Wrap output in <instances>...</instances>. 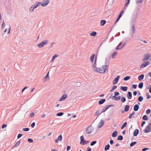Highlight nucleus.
Instances as JSON below:
<instances>
[{
    "mask_svg": "<svg viewBox=\"0 0 151 151\" xmlns=\"http://www.w3.org/2000/svg\"><path fill=\"white\" fill-rule=\"evenodd\" d=\"M94 130V128L91 125L88 126L86 130V133L89 134L91 133Z\"/></svg>",
    "mask_w": 151,
    "mask_h": 151,
    "instance_id": "nucleus-1",
    "label": "nucleus"
},
{
    "mask_svg": "<svg viewBox=\"0 0 151 151\" xmlns=\"http://www.w3.org/2000/svg\"><path fill=\"white\" fill-rule=\"evenodd\" d=\"M48 41L47 40H43L42 42L37 45V46L39 47H43L44 45H45L48 42Z\"/></svg>",
    "mask_w": 151,
    "mask_h": 151,
    "instance_id": "nucleus-2",
    "label": "nucleus"
},
{
    "mask_svg": "<svg viewBox=\"0 0 151 151\" xmlns=\"http://www.w3.org/2000/svg\"><path fill=\"white\" fill-rule=\"evenodd\" d=\"M144 131L145 133H147L151 131V120L150 124H149L144 129Z\"/></svg>",
    "mask_w": 151,
    "mask_h": 151,
    "instance_id": "nucleus-3",
    "label": "nucleus"
},
{
    "mask_svg": "<svg viewBox=\"0 0 151 151\" xmlns=\"http://www.w3.org/2000/svg\"><path fill=\"white\" fill-rule=\"evenodd\" d=\"M137 17V14H134L132 16L131 19V24H134L136 22Z\"/></svg>",
    "mask_w": 151,
    "mask_h": 151,
    "instance_id": "nucleus-4",
    "label": "nucleus"
},
{
    "mask_svg": "<svg viewBox=\"0 0 151 151\" xmlns=\"http://www.w3.org/2000/svg\"><path fill=\"white\" fill-rule=\"evenodd\" d=\"M122 42H120L118 45L116 47V49L117 50L121 49L126 44V43H124L122 45Z\"/></svg>",
    "mask_w": 151,
    "mask_h": 151,
    "instance_id": "nucleus-5",
    "label": "nucleus"
},
{
    "mask_svg": "<svg viewBox=\"0 0 151 151\" xmlns=\"http://www.w3.org/2000/svg\"><path fill=\"white\" fill-rule=\"evenodd\" d=\"M132 26L131 27V31L132 32L130 33V35H131V38L133 37V34L135 32V29L134 26V24H132Z\"/></svg>",
    "mask_w": 151,
    "mask_h": 151,
    "instance_id": "nucleus-6",
    "label": "nucleus"
},
{
    "mask_svg": "<svg viewBox=\"0 0 151 151\" xmlns=\"http://www.w3.org/2000/svg\"><path fill=\"white\" fill-rule=\"evenodd\" d=\"M50 0H44L41 2V5L43 6H47L49 3Z\"/></svg>",
    "mask_w": 151,
    "mask_h": 151,
    "instance_id": "nucleus-7",
    "label": "nucleus"
},
{
    "mask_svg": "<svg viewBox=\"0 0 151 151\" xmlns=\"http://www.w3.org/2000/svg\"><path fill=\"white\" fill-rule=\"evenodd\" d=\"M150 63L149 62L145 61L141 65L140 68H142L149 65Z\"/></svg>",
    "mask_w": 151,
    "mask_h": 151,
    "instance_id": "nucleus-8",
    "label": "nucleus"
},
{
    "mask_svg": "<svg viewBox=\"0 0 151 151\" xmlns=\"http://www.w3.org/2000/svg\"><path fill=\"white\" fill-rule=\"evenodd\" d=\"M109 66L107 65H104L102 66V68L104 69L103 70L102 69L101 72V73H102V74H104L106 73V71L107 70V68H108Z\"/></svg>",
    "mask_w": 151,
    "mask_h": 151,
    "instance_id": "nucleus-9",
    "label": "nucleus"
},
{
    "mask_svg": "<svg viewBox=\"0 0 151 151\" xmlns=\"http://www.w3.org/2000/svg\"><path fill=\"white\" fill-rule=\"evenodd\" d=\"M120 77V76H117V77L114 78L113 81V84L114 85L116 84L117 83Z\"/></svg>",
    "mask_w": 151,
    "mask_h": 151,
    "instance_id": "nucleus-10",
    "label": "nucleus"
},
{
    "mask_svg": "<svg viewBox=\"0 0 151 151\" xmlns=\"http://www.w3.org/2000/svg\"><path fill=\"white\" fill-rule=\"evenodd\" d=\"M41 2H36L32 6L35 9L38 7L39 5H41Z\"/></svg>",
    "mask_w": 151,
    "mask_h": 151,
    "instance_id": "nucleus-11",
    "label": "nucleus"
},
{
    "mask_svg": "<svg viewBox=\"0 0 151 151\" xmlns=\"http://www.w3.org/2000/svg\"><path fill=\"white\" fill-rule=\"evenodd\" d=\"M104 122L103 120H101L100 122L98 124L97 127L98 128H101L104 124Z\"/></svg>",
    "mask_w": 151,
    "mask_h": 151,
    "instance_id": "nucleus-12",
    "label": "nucleus"
},
{
    "mask_svg": "<svg viewBox=\"0 0 151 151\" xmlns=\"http://www.w3.org/2000/svg\"><path fill=\"white\" fill-rule=\"evenodd\" d=\"M62 139V136L61 135H60L57 138V139L55 140V142L57 143L58 142V141H61Z\"/></svg>",
    "mask_w": 151,
    "mask_h": 151,
    "instance_id": "nucleus-13",
    "label": "nucleus"
},
{
    "mask_svg": "<svg viewBox=\"0 0 151 151\" xmlns=\"http://www.w3.org/2000/svg\"><path fill=\"white\" fill-rule=\"evenodd\" d=\"M150 57V55L149 54H146L144 55L142 60H147L149 59Z\"/></svg>",
    "mask_w": 151,
    "mask_h": 151,
    "instance_id": "nucleus-14",
    "label": "nucleus"
},
{
    "mask_svg": "<svg viewBox=\"0 0 151 151\" xmlns=\"http://www.w3.org/2000/svg\"><path fill=\"white\" fill-rule=\"evenodd\" d=\"M139 133V130L138 129H135L134 131L133 135L134 136H137Z\"/></svg>",
    "mask_w": 151,
    "mask_h": 151,
    "instance_id": "nucleus-15",
    "label": "nucleus"
},
{
    "mask_svg": "<svg viewBox=\"0 0 151 151\" xmlns=\"http://www.w3.org/2000/svg\"><path fill=\"white\" fill-rule=\"evenodd\" d=\"M67 97V95H63L61 98L59 99V101H61L64 100Z\"/></svg>",
    "mask_w": 151,
    "mask_h": 151,
    "instance_id": "nucleus-16",
    "label": "nucleus"
},
{
    "mask_svg": "<svg viewBox=\"0 0 151 151\" xmlns=\"http://www.w3.org/2000/svg\"><path fill=\"white\" fill-rule=\"evenodd\" d=\"M127 98L129 99H131L132 98V93L130 91H129L127 93Z\"/></svg>",
    "mask_w": 151,
    "mask_h": 151,
    "instance_id": "nucleus-17",
    "label": "nucleus"
},
{
    "mask_svg": "<svg viewBox=\"0 0 151 151\" xmlns=\"http://www.w3.org/2000/svg\"><path fill=\"white\" fill-rule=\"evenodd\" d=\"M139 108V106L138 104H135L134 106V111H137Z\"/></svg>",
    "mask_w": 151,
    "mask_h": 151,
    "instance_id": "nucleus-18",
    "label": "nucleus"
},
{
    "mask_svg": "<svg viewBox=\"0 0 151 151\" xmlns=\"http://www.w3.org/2000/svg\"><path fill=\"white\" fill-rule=\"evenodd\" d=\"M128 88L127 86H121L120 87V89L123 91H127V89Z\"/></svg>",
    "mask_w": 151,
    "mask_h": 151,
    "instance_id": "nucleus-19",
    "label": "nucleus"
},
{
    "mask_svg": "<svg viewBox=\"0 0 151 151\" xmlns=\"http://www.w3.org/2000/svg\"><path fill=\"white\" fill-rule=\"evenodd\" d=\"M106 101V100L105 99H102L101 100H99V101L98 103L99 104L101 105L103 104L105 101Z\"/></svg>",
    "mask_w": 151,
    "mask_h": 151,
    "instance_id": "nucleus-20",
    "label": "nucleus"
},
{
    "mask_svg": "<svg viewBox=\"0 0 151 151\" xmlns=\"http://www.w3.org/2000/svg\"><path fill=\"white\" fill-rule=\"evenodd\" d=\"M144 74H141L138 76V79L139 81H141L143 80L144 78Z\"/></svg>",
    "mask_w": 151,
    "mask_h": 151,
    "instance_id": "nucleus-21",
    "label": "nucleus"
},
{
    "mask_svg": "<svg viewBox=\"0 0 151 151\" xmlns=\"http://www.w3.org/2000/svg\"><path fill=\"white\" fill-rule=\"evenodd\" d=\"M120 96H118V97H112V98L113 99L116 101H118L120 99Z\"/></svg>",
    "mask_w": 151,
    "mask_h": 151,
    "instance_id": "nucleus-22",
    "label": "nucleus"
},
{
    "mask_svg": "<svg viewBox=\"0 0 151 151\" xmlns=\"http://www.w3.org/2000/svg\"><path fill=\"white\" fill-rule=\"evenodd\" d=\"M117 132L116 131H114L112 134V136L113 137H116L117 136Z\"/></svg>",
    "mask_w": 151,
    "mask_h": 151,
    "instance_id": "nucleus-23",
    "label": "nucleus"
},
{
    "mask_svg": "<svg viewBox=\"0 0 151 151\" xmlns=\"http://www.w3.org/2000/svg\"><path fill=\"white\" fill-rule=\"evenodd\" d=\"M95 56V54H93L90 57V61L92 63L93 62Z\"/></svg>",
    "mask_w": 151,
    "mask_h": 151,
    "instance_id": "nucleus-24",
    "label": "nucleus"
},
{
    "mask_svg": "<svg viewBox=\"0 0 151 151\" xmlns=\"http://www.w3.org/2000/svg\"><path fill=\"white\" fill-rule=\"evenodd\" d=\"M130 108V106L129 105H126L124 107V111H125V112H127L128 111Z\"/></svg>",
    "mask_w": 151,
    "mask_h": 151,
    "instance_id": "nucleus-25",
    "label": "nucleus"
},
{
    "mask_svg": "<svg viewBox=\"0 0 151 151\" xmlns=\"http://www.w3.org/2000/svg\"><path fill=\"white\" fill-rule=\"evenodd\" d=\"M96 34L97 33L96 32L92 31L90 33V35L91 36H95Z\"/></svg>",
    "mask_w": 151,
    "mask_h": 151,
    "instance_id": "nucleus-26",
    "label": "nucleus"
},
{
    "mask_svg": "<svg viewBox=\"0 0 151 151\" xmlns=\"http://www.w3.org/2000/svg\"><path fill=\"white\" fill-rule=\"evenodd\" d=\"M143 85L144 84L143 82H141L138 85V87L140 89L142 88L143 86Z\"/></svg>",
    "mask_w": 151,
    "mask_h": 151,
    "instance_id": "nucleus-27",
    "label": "nucleus"
},
{
    "mask_svg": "<svg viewBox=\"0 0 151 151\" xmlns=\"http://www.w3.org/2000/svg\"><path fill=\"white\" fill-rule=\"evenodd\" d=\"M101 69L100 68H96L95 69V71L96 72H98L101 73H101Z\"/></svg>",
    "mask_w": 151,
    "mask_h": 151,
    "instance_id": "nucleus-28",
    "label": "nucleus"
},
{
    "mask_svg": "<svg viewBox=\"0 0 151 151\" xmlns=\"http://www.w3.org/2000/svg\"><path fill=\"white\" fill-rule=\"evenodd\" d=\"M106 23V21L105 20H102L100 21L101 25V26H104Z\"/></svg>",
    "mask_w": 151,
    "mask_h": 151,
    "instance_id": "nucleus-29",
    "label": "nucleus"
},
{
    "mask_svg": "<svg viewBox=\"0 0 151 151\" xmlns=\"http://www.w3.org/2000/svg\"><path fill=\"white\" fill-rule=\"evenodd\" d=\"M58 56V55L57 54H55L52 56V58L51 60V62L52 61H53Z\"/></svg>",
    "mask_w": 151,
    "mask_h": 151,
    "instance_id": "nucleus-30",
    "label": "nucleus"
},
{
    "mask_svg": "<svg viewBox=\"0 0 151 151\" xmlns=\"http://www.w3.org/2000/svg\"><path fill=\"white\" fill-rule=\"evenodd\" d=\"M142 119L144 120H146L147 121L148 119V118L147 116L146 115H144L142 117Z\"/></svg>",
    "mask_w": 151,
    "mask_h": 151,
    "instance_id": "nucleus-31",
    "label": "nucleus"
},
{
    "mask_svg": "<svg viewBox=\"0 0 151 151\" xmlns=\"http://www.w3.org/2000/svg\"><path fill=\"white\" fill-rule=\"evenodd\" d=\"M123 139V137L121 135H120L117 137V139L121 141Z\"/></svg>",
    "mask_w": 151,
    "mask_h": 151,
    "instance_id": "nucleus-32",
    "label": "nucleus"
},
{
    "mask_svg": "<svg viewBox=\"0 0 151 151\" xmlns=\"http://www.w3.org/2000/svg\"><path fill=\"white\" fill-rule=\"evenodd\" d=\"M110 146L109 144H108L105 146L104 150L106 151L108 150L110 148Z\"/></svg>",
    "mask_w": 151,
    "mask_h": 151,
    "instance_id": "nucleus-33",
    "label": "nucleus"
},
{
    "mask_svg": "<svg viewBox=\"0 0 151 151\" xmlns=\"http://www.w3.org/2000/svg\"><path fill=\"white\" fill-rule=\"evenodd\" d=\"M117 87V86H116V85L112 87L111 88V90H110V92H112L114 90L116 89Z\"/></svg>",
    "mask_w": 151,
    "mask_h": 151,
    "instance_id": "nucleus-34",
    "label": "nucleus"
},
{
    "mask_svg": "<svg viewBox=\"0 0 151 151\" xmlns=\"http://www.w3.org/2000/svg\"><path fill=\"white\" fill-rule=\"evenodd\" d=\"M124 11L123 10H122L118 16L121 18L124 14Z\"/></svg>",
    "mask_w": 151,
    "mask_h": 151,
    "instance_id": "nucleus-35",
    "label": "nucleus"
},
{
    "mask_svg": "<svg viewBox=\"0 0 151 151\" xmlns=\"http://www.w3.org/2000/svg\"><path fill=\"white\" fill-rule=\"evenodd\" d=\"M86 142V140L84 139V140H83L82 141H80V143L81 145H85Z\"/></svg>",
    "mask_w": 151,
    "mask_h": 151,
    "instance_id": "nucleus-36",
    "label": "nucleus"
},
{
    "mask_svg": "<svg viewBox=\"0 0 151 151\" xmlns=\"http://www.w3.org/2000/svg\"><path fill=\"white\" fill-rule=\"evenodd\" d=\"M143 100V98L142 96H140L138 98V100L139 101L141 102Z\"/></svg>",
    "mask_w": 151,
    "mask_h": 151,
    "instance_id": "nucleus-37",
    "label": "nucleus"
},
{
    "mask_svg": "<svg viewBox=\"0 0 151 151\" xmlns=\"http://www.w3.org/2000/svg\"><path fill=\"white\" fill-rule=\"evenodd\" d=\"M127 122H125L122 125L121 127V129H123L127 125Z\"/></svg>",
    "mask_w": 151,
    "mask_h": 151,
    "instance_id": "nucleus-38",
    "label": "nucleus"
},
{
    "mask_svg": "<svg viewBox=\"0 0 151 151\" xmlns=\"http://www.w3.org/2000/svg\"><path fill=\"white\" fill-rule=\"evenodd\" d=\"M130 78V76H126L124 77V81H127Z\"/></svg>",
    "mask_w": 151,
    "mask_h": 151,
    "instance_id": "nucleus-39",
    "label": "nucleus"
},
{
    "mask_svg": "<svg viewBox=\"0 0 151 151\" xmlns=\"http://www.w3.org/2000/svg\"><path fill=\"white\" fill-rule=\"evenodd\" d=\"M21 139H20L19 141H18L15 145V146H16V147H18L20 145L21 141Z\"/></svg>",
    "mask_w": 151,
    "mask_h": 151,
    "instance_id": "nucleus-40",
    "label": "nucleus"
},
{
    "mask_svg": "<svg viewBox=\"0 0 151 151\" xmlns=\"http://www.w3.org/2000/svg\"><path fill=\"white\" fill-rule=\"evenodd\" d=\"M63 114L64 113L63 112H60L57 113L56 115L57 116H62Z\"/></svg>",
    "mask_w": 151,
    "mask_h": 151,
    "instance_id": "nucleus-41",
    "label": "nucleus"
},
{
    "mask_svg": "<svg viewBox=\"0 0 151 151\" xmlns=\"http://www.w3.org/2000/svg\"><path fill=\"white\" fill-rule=\"evenodd\" d=\"M137 142H132L130 144V146L131 147L133 146L136 144H137Z\"/></svg>",
    "mask_w": 151,
    "mask_h": 151,
    "instance_id": "nucleus-42",
    "label": "nucleus"
},
{
    "mask_svg": "<svg viewBox=\"0 0 151 151\" xmlns=\"http://www.w3.org/2000/svg\"><path fill=\"white\" fill-rule=\"evenodd\" d=\"M135 114V112H133L132 113L130 114L129 115V119H131L132 117V116L134 115Z\"/></svg>",
    "mask_w": 151,
    "mask_h": 151,
    "instance_id": "nucleus-43",
    "label": "nucleus"
},
{
    "mask_svg": "<svg viewBox=\"0 0 151 151\" xmlns=\"http://www.w3.org/2000/svg\"><path fill=\"white\" fill-rule=\"evenodd\" d=\"M97 142V141H93L91 142L90 144V145L91 146H92L95 144Z\"/></svg>",
    "mask_w": 151,
    "mask_h": 151,
    "instance_id": "nucleus-44",
    "label": "nucleus"
},
{
    "mask_svg": "<svg viewBox=\"0 0 151 151\" xmlns=\"http://www.w3.org/2000/svg\"><path fill=\"white\" fill-rule=\"evenodd\" d=\"M126 100V99L124 97H122L121 99V101L123 103Z\"/></svg>",
    "mask_w": 151,
    "mask_h": 151,
    "instance_id": "nucleus-45",
    "label": "nucleus"
},
{
    "mask_svg": "<svg viewBox=\"0 0 151 151\" xmlns=\"http://www.w3.org/2000/svg\"><path fill=\"white\" fill-rule=\"evenodd\" d=\"M119 94V92L116 91L114 93V96H113L112 97H116Z\"/></svg>",
    "mask_w": 151,
    "mask_h": 151,
    "instance_id": "nucleus-46",
    "label": "nucleus"
},
{
    "mask_svg": "<svg viewBox=\"0 0 151 151\" xmlns=\"http://www.w3.org/2000/svg\"><path fill=\"white\" fill-rule=\"evenodd\" d=\"M117 52H114L112 54V57L113 58H115V57H114V56L116 55H117Z\"/></svg>",
    "mask_w": 151,
    "mask_h": 151,
    "instance_id": "nucleus-47",
    "label": "nucleus"
},
{
    "mask_svg": "<svg viewBox=\"0 0 151 151\" xmlns=\"http://www.w3.org/2000/svg\"><path fill=\"white\" fill-rule=\"evenodd\" d=\"M34 9L33 7L32 6L31 7L29 8V11L30 12H32L34 11Z\"/></svg>",
    "mask_w": 151,
    "mask_h": 151,
    "instance_id": "nucleus-48",
    "label": "nucleus"
},
{
    "mask_svg": "<svg viewBox=\"0 0 151 151\" xmlns=\"http://www.w3.org/2000/svg\"><path fill=\"white\" fill-rule=\"evenodd\" d=\"M48 78H49V72L47 73L46 76L44 77V78L45 79H46Z\"/></svg>",
    "mask_w": 151,
    "mask_h": 151,
    "instance_id": "nucleus-49",
    "label": "nucleus"
},
{
    "mask_svg": "<svg viewBox=\"0 0 151 151\" xmlns=\"http://www.w3.org/2000/svg\"><path fill=\"white\" fill-rule=\"evenodd\" d=\"M29 128H24L22 129V130L24 131L27 132L29 130Z\"/></svg>",
    "mask_w": 151,
    "mask_h": 151,
    "instance_id": "nucleus-50",
    "label": "nucleus"
},
{
    "mask_svg": "<svg viewBox=\"0 0 151 151\" xmlns=\"http://www.w3.org/2000/svg\"><path fill=\"white\" fill-rule=\"evenodd\" d=\"M29 143H32L33 142V140L31 138H28L27 139Z\"/></svg>",
    "mask_w": 151,
    "mask_h": 151,
    "instance_id": "nucleus-51",
    "label": "nucleus"
},
{
    "mask_svg": "<svg viewBox=\"0 0 151 151\" xmlns=\"http://www.w3.org/2000/svg\"><path fill=\"white\" fill-rule=\"evenodd\" d=\"M5 26V24L4 23V21H3L2 22V24L1 25V28L2 29H3L4 28Z\"/></svg>",
    "mask_w": 151,
    "mask_h": 151,
    "instance_id": "nucleus-52",
    "label": "nucleus"
},
{
    "mask_svg": "<svg viewBox=\"0 0 151 151\" xmlns=\"http://www.w3.org/2000/svg\"><path fill=\"white\" fill-rule=\"evenodd\" d=\"M120 18L118 16L116 20V21L115 22V23H114V25H116V23L119 21V19Z\"/></svg>",
    "mask_w": 151,
    "mask_h": 151,
    "instance_id": "nucleus-53",
    "label": "nucleus"
},
{
    "mask_svg": "<svg viewBox=\"0 0 151 151\" xmlns=\"http://www.w3.org/2000/svg\"><path fill=\"white\" fill-rule=\"evenodd\" d=\"M137 84H133L132 86V87L134 89H135L137 88Z\"/></svg>",
    "mask_w": 151,
    "mask_h": 151,
    "instance_id": "nucleus-54",
    "label": "nucleus"
},
{
    "mask_svg": "<svg viewBox=\"0 0 151 151\" xmlns=\"http://www.w3.org/2000/svg\"><path fill=\"white\" fill-rule=\"evenodd\" d=\"M127 0V2H126V4L124 5L125 6H126V7H127L128 6L129 4V3L130 0Z\"/></svg>",
    "mask_w": 151,
    "mask_h": 151,
    "instance_id": "nucleus-55",
    "label": "nucleus"
},
{
    "mask_svg": "<svg viewBox=\"0 0 151 151\" xmlns=\"http://www.w3.org/2000/svg\"><path fill=\"white\" fill-rule=\"evenodd\" d=\"M99 110H97L95 114V116H96L99 115Z\"/></svg>",
    "mask_w": 151,
    "mask_h": 151,
    "instance_id": "nucleus-56",
    "label": "nucleus"
},
{
    "mask_svg": "<svg viewBox=\"0 0 151 151\" xmlns=\"http://www.w3.org/2000/svg\"><path fill=\"white\" fill-rule=\"evenodd\" d=\"M146 96H147V99H149L151 98V96L149 95V93H146Z\"/></svg>",
    "mask_w": 151,
    "mask_h": 151,
    "instance_id": "nucleus-57",
    "label": "nucleus"
},
{
    "mask_svg": "<svg viewBox=\"0 0 151 151\" xmlns=\"http://www.w3.org/2000/svg\"><path fill=\"white\" fill-rule=\"evenodd\" d=\"M151 112V110L150 109H148L146 111V113L147 114H150Z\"/></svg>",
    "mask_w": 151,
    "mask_h": 151,
    "instance_id": "nucleus-58",
    "label": "nucleus"
},
{
    "mask_svg": "<svg viewBox=\"0 0 151 151\" xmlns=\"http://www.w3.org/2000/svg\"><path fill=\"white\" fill-rule=\"evenodd\" d=\"M22 135V134H19L17 136V139H19L20 138Z\"/></svg>",
    "mask_w": 151,
    "mask_h": 151,
    "instance_id": "nucleus-59",
    "label": "nucleus"
},
{
    "mask_svg": "<svg viewBox=\"0 0 151 151\" xmlns=\"http://www.w3.org/2000/svg\"><path fill=\"white\" fill-rule=\"evenodd\" d=\"M28 88V87L27 86H25L24 87L22 90V92H23L27 88Z\"/></svg>",
    "mask_w": 151,
    "mask_h": 151,
    "instance_id": "nucleus-60",
    "label": "nucleus"
},
{
    "mask_svg": "<svg viewBox=\"0 0 151 151\" xmlns=\"http://www.w3.org/2000/svg\"><path fill=\"white\" fill-rule=\"evenodd\" d=\"M7 126V125L6 124H3L1 127L2 129H4V128L6 127Z\"/></svg>",
    "mask_w": 151,
    "mask_h": 151,
    "instance_id": "nucleus-61",
    "label": "nucleus"
},
{
    "mask_svg": "<svg viewBox=\"0 0 151 151\" xmlns=\"http://www.w3.org/2000/svg\"><path fill=\"white\" fill-rule=\"evenodd\" d=\"M35 126V122H33L31 124V127L32 128H33Z\"/></svg>",
    "mask_w": 151,
    "mask_h": 151,
    "instance_id": "nucleus-62",
    "label": "nucleus"
},
{
    "mask_svg": "<svg viewBox=\"0 0 151 151\" xmlns=\"http://www.w3.org/2000/svg\"><path fill=\"white\" fill-rule=\"evenodd\" d=\"M71 148V147L70 146H68L66 147L67 151H69Z\"/></svg>",
    "mask_w": 151,
    "mask_h": 151,
    "instance_id": "nucleus-63",
    "label": "nucleus"
},
{
    "mask_svg": "<svg viewBox=\"0 0 151 151\" xmlns=\"http://www.w3.org/2000/svg\"><path fill=\"white\" fill-rule=\"evenodd\" d=\"M149 88V92L150 93H151V85L149 86L147 89H148Z\"/></svg>",
    "mask_w": 151,
    "mask_h": 151,
    "instance_id": "nucleus-64",
    "label": "nucleus"
}]
</instances>
